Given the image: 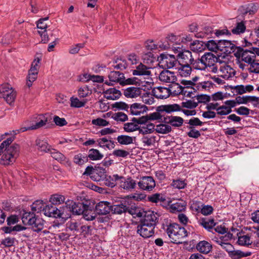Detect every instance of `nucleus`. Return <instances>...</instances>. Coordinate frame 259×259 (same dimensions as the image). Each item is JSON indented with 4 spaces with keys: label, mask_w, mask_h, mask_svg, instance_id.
I'll list each match as a JSON object with an SVG mask.
<instances>
[{
    "label": "nucleus",
    "mask_w": 259,
    "mask_h": 259,
    "mask_svg": "<svg viewBox=\"0 0 259 259\" xmlns=\"http://www.w3.org/2000/svg\"><path fill=\"white\" fill-rule=\"evenodd\" d=\"M44 208H45L44 204L43 203V201L42 200H36L31 205V210L34 213H38L41 210L43 211Z\"/></svg>",
    "instance_id": "obj_59"
},
{
    "label": "nucleus",
    "mask_w": 259,
    "mask_h": 259,
    "mask_svg": "<svg viewBox=\"0 0 259 259\" xmlns=\"http://www.w3.org/2000/svg\"><path fill=\"white\" fill-rule=\"evenodd\" d=\"M141 141L144 145L151 146L155 143L156 137L152 136H144L141 139Z\"/></svg>",
    "instance_id": "obj_64"
},
{
    "label": "nucleus",
    "mask_w": 259,
    "mask_h": 259,
    "mask_svg": "<svg viewBox=\"0 0 259 259\" xmlns=\"http://www.w3.org/2000/svg\"><path fill=\"white\" fill-rule=\"evenodd\" d=\"M172 243L179 244L182 243V240L188 236L186 229L177 223H170L163 227Z\"/></svg>",
    "instance_id": "obj_2"
},
{
    "label": "nucleus",
    "mask_w": 259,
    "mask_h": 259,
    "mask_svg": "<svg viewBox=\"0 0 259 259\" xmlns=\"http://www.w3.org/2000/svg\"><path fill=\"white\" fill-rule=\"evenodd\" d=\"M186 208V203L185 202H177L171 204L169 206V211L172 213H177L182 212Z\"/></svg>",
    "instance_id": "obj_39"
},
{
    "label": "nucleus",
    "mask_w": 259,
    "mask_h": 259,
    "mask_svg": "<svg viewBox=\"0 0 259 259\" xmlns=\"http://www.w3.org/2000/svg\"><path fill=\"white\" fill-rule=\"evenodd\" d=\"M148 200L151 202L159 203L162 205L165 204L166 203L165 196L161 193L153 194L148 197Z\"/></svg>",
    "instance_id": "obj_31"
},
{
    "label": "nucleus",
    "mask_w": 259,
    "mask_h": 259,
    "mask_svg": "<svg viewBox=\"0 0 259 259\" xmlns=\"http://www.w3.org/2000/svg\"><path fill=\"white\" fill-rule=\"evenodd\" d=\"M181 110V106L177 104L163 105L158 106L156 112L151 113L149 115L150 120H161L163 122V118L165 117L164 113H171Z\"/></svg>",
    "instance_id": "obj_4"
},
{
    "label": "nucleus",
    "mask_w": 259,
    "mask_h": 259,
    "mask_svg": "<svg viewBox=\"0 0 259 259\" xmlns=\"http://www.w3.org/2000/svg\"><path fill=\"white\" fill-rule=\"evenodd\" d=\"M92 90L88 85H83L78 90V95L79 98H85L91 95Z\"/></svg>",
    "instance_id": "obj_53"
},
{
    "label": "nucleus",
    "mask_w": 259,
    "mask_h": 259,
    "mask_svg": "<svg viewBox=\"0 0 259 259\" xmlns=\"http://www.w3.org/2000/svg\"><path fill=\"white\" fill-rule=\"evenodd\" d=\"M202 62L207 67L213 66L218 61V58L211 53H206L201 56Z\"/></svg>",
    "instance_id": "obj_28"
},
{
    "label": "nucleus",
    "mask_w": 259,
    "mask_h": 259,
    "mask_svg": "<svg viewBox=\"0 0 259 259\" xmlns=\"http://www.w3.org/2000/svg\"><path fill=\"white\" fill-rule=\"evenodd\" d=\"M166 40L167 44H160L159 48L163 50H166L171 47L176 49V47H174L175 45L179 44L180 41V36H176L173 34L168 35L166 37Z\"/></svg>",
    "instance_id": "obj_22"
},
{
    "label": "nucleus",
    "mask_w": 259,
    "mask_h": 259,
    "mask_svg": "<svg viewBox=\"0 0 259 259\" xmlns=\"http://www.w3.org/2000/svg\"><path fill=\"white\" fill-rule=\"evenodd\" d=\"M26 228L20 225H16L15 226H8L3 227L1 230L6 234H11L13 232H20L25 230Z\"/></svg>",
    "instance_id": "obj_44"
},
{
    "label": "nucleus",
    "mask_w": 259,
    "mask_h": 259,
    "mask_svg": "<svg viewBox=\"0 0 259 259\" xmlns=\"http://www.w3.org/2000/svg\"><path fill=\"white\" fill-rule=\"evenodd\" d=\"M16 93L9 84L0 85V97L4 98L9 104L15 101Z\"/></svg>",
    "instance_id": "obj_8"
},
{
    "label": "nucleus",
    "mask_w": 259,
    "mask_h": 259,
    "mask_svg": "<svg viewBox=\"0 0 259 259\" xmlns=\"http://www.w3.org/2000/svg\"><path fill=\"white\" fill-rule=\"evenodd\" d=\"M109 82H106L108 84H113V83H119L121 85L133 84L136 81V78H129L125 79L123 73L119 71H111L108 75Z\"/></svg>",
    "instance_id": "obj_5"
},
{
    "label": "nucleus",
    "mask_w": 259,
    "mask_h": 259,
    "mask_svg": "<svg viewBox=\"0 0 259 259\" xmlns=\"http://www.w3.org/2000/svg\"><path fill=\"white\" fill-rule=\"evenodd\" d=\"M163 122L175 127L181 126L184 122L183 118L177 116H165L163 118Z\"/></svg>",
    "instance_id": "obj_19"
},
{
    "label": "nucleus",
    "mask_w": 259,
    "mask_h": 259,
    "mask_svg": "<svg viewBox=\"0 0 259 259\" xmlns=\"http://www.w3.org/2000/svg\"><path fill=\"white\" fill-rule=\"evenodd\" d=\"M176 69L181 76L187 77L191 74L192 68L191 65L178 64Z\"/></svg>",
    "instance_id": "obj_35"
},
{
    "label": "nucleus",
    "mask_w": 259,
    "mask_h": 259,
    "mask_svg": "<svg viewBox=\"0 0 259 259\" xmlns=\"http://www.w3.org/2000/svg\"><path fill=\"white\" fill-rule=\"evenodd\" d=\"M87 156L88 157V159H90L93 161H96L102 159L104 155L98 150L91 149L89 150Z\"/></svg>",
    "instance_id": "obj_45"
},
{
    "label": "nucleus",
    "mask_w": 259,
    "mask_h": 259,
    "mask_svg": "<svg viewBox=\"0 0 259 259\" xmlns=\"http://www.w3.org/2000/svg\"><path fill=\"white\" fill-rule=\"evenodd\" d=\"M150 68V67L146 66L142 63H140L138 65L136 66L135 69L132 70V73L134 75L150 76L151 75V71L149 70Z\"/></svg>",
    "instance_id": "obj_25"
},
{
    "label": "nucleus",
    "mask_w": 259,
    "mask_h": 259,
    "mask_svg": "<svg viewBox=\"0 0 259 259\" xmlns=\"http://www.w3.org/2000/svg\"><path fill=\"white\" fill-rule=\"evenodd\" d=\"M123 95L128 98H135L142 94V89L135 87H130L123 89Z\"/></svg>",
    "instance_id": "obj_23"
},
{
    "label": "nucleus",
    "mask_w": 259,
    "mask_h": 259,
    "mask_svg": "<svg viewBox=\"0 0 259 259\" xmlns=\"http://www.w3.org/2000/svg\"><path fill=\"white\" fill-rule=\"evenodd\" d=\"M45 221L41 218L36 217L35 215L32 220L29 226H31L32 230L36 232L41 231L45 225Z\"/></svg>",
    "instance_id": "obj_30"
},
{
    "label": "nucleus",
    "mask_w": 259,
    "mask_h": 259,
    "mask_svg": "<svg viewBox=\"0 0 259 259\" xmlns=\"http://www.w3.org/2000/svg\"><path fill=\"white\" fill-rule=\"evenodd\" d=\"M191 66L192 68L194 69L204 70L206 69V65H204L203 62H202V57L196 59L193 58Z\"/></svg>",
    "instance_id": "obj_49"
},
{
    "label": "nucleus",
    "mask_w": 259,
    "mask_h": 259,
    "mask_svg": "<svg viewBox=\"0 0 259 259\" xmlns=\"http://www.w3.org/2000/svg\"><path fill=\"white\" fill-rule=\"evenodd\" d=\"M206 47L211 51L217 52L219 51V40H209L205 43Z\"/></svg>",
    "instance_id": "obj_62"
},
{
    "label": "nucleus",
    "mask_w": 259,
    "mask_h": 259,
    "mask_svg": "<svg viewBox=\"0 0 259 259\" xmlns=\"http://www.w3.org/2000/svg\"><path fill=\"white\" fill-rule=\"evenodd\" d=\"M234 55L239 60L248 64L254 61L256 58L255 55L251 49L250 50L244 49L241 47H238Z\"/></svg>",
    "instance_id": "obj_9"
},
{
    "label": "nucleus",
    "mask_w": 259,
    "mask_h": 259,
    "mask_svg": "<svg viewBox=\"0 0 259 259\" xmlns=\"http://www.w3.org/2000/svg\"><path fill=\"white\" fill-rule=\"evenodd\" d=\"M246 26L243 21L237 22L236 26L232 29L231 31L234 34H240L245 32Z\"/></svg>",
    "instance_id": "obj_52"
},
{
    "label": "nucleus",
    "mask_w": 259,
    "mask_h": 259,
    "mask_svg": "<svg viewBox=\"0 0 259 259\" xmlns=\"http://www.w3.org/2000/svg\"><path fill=\"white\" fill-rule=\"evenodd\" d=\"M111 203L106 201H102L96 205L95 211L99 215H106L111 211Z\"/></svg>",
    "instance_id": "obj_18"
},
{
    "label": "nucleus",
    "mask_w": 259,
    "mask_h": 259,
    "mask_svg": "<svg viewBox=\"0 0 259 259\" xmlns=\"http://www.w3.org/2000/svg\"><path fill=\"white\" fill-rule=\"evenodd\" d=\"M35 215L33 212H24L21 218L23 224L25 225H30Z\"/></svg>",
    "instance_id": "obj_55"
},
{
    "label": "nucleus",
    "mask_w": 259,
    "mask_h": 259,
    "mask_svg": "<svg viewBox=\"0 0 259 259\" xmlns=\"http://www.w3.org/2000/svg\"><path fill=\"white\" fill-rule=\"evenodd\" d=\"M158 222V218L157 213H154L153 211H146L143 219L141 220L140 223L150 225L155 228Z\"/></svg>",
    "instance_id": "obj_15"
},
{
    "label": "nucleus",
    "mask_w": 259,
    "mask_h": 259,
    "mask_svg": "<svg viewBox=\"0 0 259 259\" xmlns=\"http://www.w3.org/2000/svg\"><path fill=\"white\" fill-rule=\"evenodd\" d=\"M138 185L140 189L150 192L155 187L156 183L152 177L144 176L141 177Z\"/></svg>",
    "instance_id": "obj_10"
},
{
    "label": "nucleus",
    "mask_w": 259,
    "mask_h": 259,
    "mask_svg": "<svg viewBox=\"0 0 259 259\" xmlns=\"http://www.w3.org/2000/svg\"><path fill=\"white\" fill-rule=\"evenodd\" d=\"M237 243L241 246H248L253 243L251 236L248 234L238 236Z\"/></svg>",
    "instance_id": "obj_48"
},
{
    "label": "nucleus",
    "mask_w": 259,
    "mask_h": 259,
    "mask_svg": "<svg viewBox=\"0 0 259 259\" xmlns=\"http://www.w3.org/2000/svg\"><path fill=\"white\" fill-rule=\"evenodd\" d=\"M41 57H35L31 64V67L28 71L27 77V85L30 88L32 86V83L36 79L40 67Z\"/></svg>",
    "instance_id": "obj_7"
},
{
    "label": "nucleus",
    "mask_w": 259,
    "mask_h": 259,
    "mask_svg": "<svg viewBox=\"0 0 259 259\" xmlns=\"http://www.w3.org/2000/svg\"><path fill=\"white\" fill-rule=\"evenodd\" d=\"M98 146L104 149H113L115 147L114 143L112 140H109L106 138H100L97 141Z\"/></svg>",
    "instance_id": "obj_42"
},
{
    "label": "nucleus",
    "mask_w": 259,
    "mask_h": 259,
    "mask_svg": "<svg viewBox=\"0 0 259 259\" xmlns=\"http://www.w3.org/2000/svg\"><path fill=\"white\" fill-rule=\"evenodd\" d=\"M213 30L210 27H205L202 31L197 32L195 34V36L197 38H209L211 37Z\"/></svg>",
    "instance_id": "obj_46"
},
{
    "label": "nucleus",
    "mask_w": 259,
    "mask_h": 259,
    "mask_svg": "<svg viewBox=\"0 0 259 259\" xmlns=\"http://www.w3.org/2000/svg\"><path fill=\"white\" fill-rule=\"evenodd\" d=\"M119 176L117 174H114L112 176H106L104 180V184L106 186L113 188L116 185L118 184Z\"/></svg>",
    "instance_id": "obj_34"
},
{
    "label": "nucleus",
    "mask_w": 259,
    "mask_h": 259,
    "mask_svg": "<svg viewBox=\"0 0 259 259\" xmlns=\"http://www.w3.org/2000/svg\"><path fill=\"white\" fill-rule=\"evenodd\" d=\"M220 75L225 79H229L235 75L234 70L230 66L224 64L220 67Z\"/></svg>",
    "instance_id": "obj_27"
},
{
    "label": "nucleus",
    "mask_w": 259,
    "mask_h": 259,
    "mask_svg": "<svg viewBox=\"0 0 259 259\" xmlns=\"http://www.w3.org/2000/svg\"><path fill=\"white\" fill-rule=\"evenodd\" d=\"M155 228L150 225L140 223L137 227V233L144 238H148L154 234Z\"/></svg>",
    "instance_id": "obj_12"
},
{
    "label": "nucleus",
    "mask_w": 259,
    "mask_h": 259,
    "mask_svg": "<svg viewBox=\"0 0 259 259\" xmlns=\"http://www.w3.org/2000/svg\"><path fill=\"white\" fill-rule=\"evenodd\" d=\"M170 95L174 96L182 95L183 92V85L176 83V82H171V84L168 87Z\"/></svg>",
    "instance_id": "obj_41"
},
{
    "label": "nucleus",
    "mask_w": 259,
    "mask_h": 259,
    "mask_svg": "<svg viewBox=\"0 0 259 259\" xmlns=\"http://www.w3.org/2000/svg\"><path fill=\"white\" fill-rule=\"evenodd\" d=\"M190 47L193 52H200L205 49V42L203 41L196 40L190 44Z\"/></svg>",
    "instance_id": "obj_40"
},
{
    "label": "nucleus",
    "mask_w": 259,
    "mask_h": 259,
    "mask_svg": "<svg viewBox=\"0 0 259 259\" xmlns=\"http://www.w3.org/2000/svg\"><path fill=\"white\" fill-rule=\"evenodd\" d=\"M198 224L208 232H212L213 228L217 223L215 222L213 218H202L199 220Z\"/></svg>",
    "instance_id": "obj_21"
},
{
    "label": "nucleus",
    "mask_w": 259,
    "mask_h": 259,
    "mask_svg": "<svg viewBox=\"0 0 259 259\" xmlns=\"http://www.w3.org/2000/svg\"><path fill=\"white\" fill-rule=\"evenodd\" d=\"M44 213L46 216L53 217L55 218H64L66 216L64 214V212L58 209L56 206L52 204H49L45 206L43 209Z\"/></svg>",
    "instance_id": "obj_14"
},
{
    "label": "nucleus",
    "mask_w": 259,
    "mask_h": 259,
    "mask_svg": "<svg viewBox=\"0 0 259 259\" xmlns=\"http://www.w3.org/2000/svg\"><path fill=\"white\" fill-rule=\"evenodd\" d=\"M168 88L158 87L154 91V94L156 98L158 99H166L169 97L170 94Z\"/></svg>",
    "instance_id": "obj_36"
},
{
    "label": "nucleus",
    "mask_w": 259,
    "mask_h": 259,
    "mask_svg": "<svg viewBox=\"0 0 259 259\" xmlns=\"http://www.w3.org/2000/svg\"><path fill=\"white\" fill-rule=\"evenodd\" d=\"M88 157L85 154L79 153L75 155L73 158V161L75 163L82 165L88 161Z\"/></svg>",
    "instance_id": "obj_54"
},
{
    "label": "nucleus",
    "mask_w": 259,
    "mask_h": 259,
    "mask_svg": "<svg viewBox=\"0 0 259 259\" xmlns=\"http://www.w3.org/2000/svg\"><path fill=\"white\" fill-rule=\"evenodd\" d=\"M118 185L119 187L126 190H131L135 188L136 186V181L131 177H128L126 179L119 176Z\"/></svg>",
    "instance_id": "obj_17"
},
{
    "label": "nucleus",
    "mask_w": 259,
    "mask_h": 259,
    "mask_svg": "<svg viewBox=\"0 0 259 259\" xmlns=\"http://www.w3.org/2000/svg\"><path fill=\"white\" fill-rule=\"evenodd\" d=\"M155 130V125L153 123L148 122L144 126L140 127L139 133L143 135L151 134Z\"/></svg>",
    "instance_id": "obj_50"
},
{
    "label": "nucleus",
    "mask_w": 259,
    "mask_h": 259,
    "mask_svg": "<svg viewBox=\"0 0 259 259\" xmlns=\"http://www.w3.org/2000/svg\"><path fill=\"white\" fill-rule=\"evenodd\" d=\"M251 254V252L250 251L244 252L240 250H235L234 248L231 251L228 255L232 259H240L242 257L250 256Z\"/></svg>",
    "instance_id": "obj_38"
},
{
    "label": "nucleus",
    "mask_w": 259,
    "mask_h": 259,
    "mask_svg": "<svg viewBox=\"0 0 259 259\" xmlns=\"http://www.w3.org/2000/svg\"><path fill=\"white\" fill-rule=\"evenodd\" d=\"M94 176H92V180L96 182L103 181L106 178V170L105 168L98 166L95 168Z\"/></svg>",
    "instance_id": "obj_32"
},
{
    "label": "nucleus",
    "mask_w": 259,
    "mask_h": 259,
    "mask_svg": "<svg viewBox=\"0 0 259 259\" xmlns=\"http://www.w3.org/2000/svg\"><path fill=\"white\" fill-rule=\"evenodd\" d=\"M116 140L120 145H128L134 143V141L136 140V137L121 135L118 136Z\"/></svg>",
    "instance_id": "obj_43"
},
{
    "label": "nucleus",
    "mask_w": 259,
    "mask_h": 259,
    "mask_svg": "<svg viewBox=\"0 0 259 259\" xmlns=\"http://www.w3.org/2000/svg\"><path fill=\"white\" fill-rule=\"evenodd\" d=\"M111 211H112L113 213L117 214H121L122 213L126 212H128L130 214H133L132 210L129 206L126 205V202L112 206Z\"/></svg>",
    "instance_id": "obj_26"
},
{
    "label": "nucleus",
    "mask_w": 259,
    "mask_h": 259,
    "mask_svg": "<svg viewBox=\"0 0 259 259\" xmlns=\"http://www.w3.org/2000/svg\"><path fill=\"white\" fill-rule=\"evenodd\" d=\"M129 108L131 114L134 115H140L148 110L146 105L138 103L132 104Z\"/></svg>",
    "instance_id": "obj_24"
},
{
    "label": "nucleus",
    "mask_w": 259,
    "mask_h": 259,
    "mask_svg": "<svg viewBox=\"0 0 259 259\" xmlns=\"http://www.w3.org/2000/svg\"><path fill=\"white\" fill-rule=\"evenodd\" d=\"M121 95L120 91L114 88H109L103 92L104 97L108 100H117L120 98Z\"/></svg>",
    "instance_id": "obj_29"
},
{
    "label": "nucleus",
    "mask_w": 259,
    "mask_h": 259,
    "mask_svg": "<svg viewBox=\"0 0 259 259\" xmlns=\"http://www.w3.org/2000/svg\"><path fill=\"white\" fill-rule=\"evenodd\" d=\"M123 129L126 132H133L140 129V127L138 124L131 122H127L124 124Z\"/></svg>",
    "instance_id": "obj_60"
},
{
    "label": "nucleus",
    "mask_w": 259,
    "mask_h": 259,
    "mask_svg": "<svg viewBox=\"0 0 259 259\" xmlns=\"http://www.w3.org/2000/svg\"><path fill=\"white\" fill-rule=\"evenodd\" d=\"M64 196L58 194L52 195L50 198V202L53 205H59L65 201Z\"/></svg>",
    "instance_id": "obj_51"
},
{
    "label": "nucleus",
    "mask_w": 259,
    "mask_h": 259,
    "mask_svg": "<svg viewBox=\"0 0 259 259\" xmlns=\"http://www.w3.org/2000/svg\"><path fill=\"white\" fill-rule=\"evenodd\" d=\"M49 152L51 153V156L58 161L62 162L65 160V156L58 151L51 148Z\"/></svg>",
    "instance_id": "obj_61"
},
{
    "label": "nucleus",
    "mask_w": 259,
    "mask_h": 259,
    "mask_svg": "<svg viewBox=\"0 0 259 259\" xmlns=\"http://www.w3.org/2000/svg\"><path fill=\"white\" fill-rule=\"evenodd\" d=\"M20 146L18 144L14 143L9 145L4 149L2 154L0 163L2 165L8 166L13 164L19 156Z\"/></svg>",
    "instance_id": "obj_3"
},
{
    "label": "nucleus",
    "mask_w": 259,
    "mask_h": 259,
    "mask_svg": "<svg viewBox=\"0 0 259 259\" xmlns=\"http://www.w3.org/2000/svg\"><path fill=\"white\" fill-rule=\"evenodd\" d=\"M155 131L160 134H167L171 132V127L168 124H159L156 126Z\"/></svg>",
    "instance_id": "obj_57"
},
{
    "label": "nucleus",
    "mask_w": 259,
    "mask_h": 259,
    "mask_svg": "<svg viewBox=\"0 0 259 259\" xmlns=\"http://www.w3.org/2000/svg\"><path fill=\"white\" fill-rule=\"evenodd\" d=\"M112 66L114 69L120 70H123L132 68L129 65V63H128L125 60L119 59L114 61Z\"/></svg>",
    "instance_id": "obj_37"
},
{
    "label": "nucleus",
    "mask_w": 259,
    "mask_h": 259,
    "mask_svg": "<svg viewBox=\"0 0 259 259\" xmlns=\"http://www.w3.org/2000/svg\"><path fill=\"white\" fill-rule=\"evenodd\" d=\"M65 204L66 207L73 214H82L83 218L87 221H93L96 218L94 205H91L90 201L75 202L68 200L65 202Z\"/></svg>",
    "instance_id": "obj_1"
},
{
    "label": "nucleus",
    "mask_w": 259,
    "mask_h": 259,
    "mask_svg": "<svg viewBox=\"0 0 259 259\" xmlns=\"http://www.w3.org/2000/svg\"><path fill=\"white\" fill-rule=\"evenodd\" d=\"M16 241V240L14 237H7L2 239L1 242V245L3 248L11 247L14 246Z\"/></svg>",
    "instance_id": "obj_56"
},
{
    "label": "nucleus",
    "mask_w": 259,
    "mask_h": 259,
    "mask_svg": "<svg viewBox=\"0 0 259 259\" xmlns=\"http://www.w3.org/2000/svg\"><path fill=\"white\" fill-rule=\"evenodd\" d=\"M196 249L201 253L207 254L211 251L212 245L208 242L203 240L200 241L197 244Z\"/></svg>",
    "instance_id": "obj_33"
},
{
    "label": "nucleus",
    "mask_w": 259,
    "mask_h": 259,
    "mask_svg": "<svg viewBox=\"0 0 259 259\" xmlns=\"http://www.w3.org/2000/svg\"><path fill=\"white\" fill-rule=\"evenodd\" d=\"M154 96L155 95L146 92L142 95V100L145 104L151 105L154 102Z\"/></svg>",
    "instance_id": "obj_58"
},
{
    "label": "nucleus",
    "mask_w": 259,
    "mask_h": 259,
    "mask_svg": "<svg viewBox=\"0 0 259 259\" xmlns=\"http://www.w3.org/2000/svg\"><path fill=\"white\" fill-rule=\"evenodd\" d=\"M223 238H224V237H222V238H220V239H217V240H216V242L220 245L221 246V247L224 249L228 253V254L230 253V252H231V251L234 249V246L230 243H226V242H224L223 241Z\"/></svg>",
    "instance_id": "obj_63"
},
{
    "label": "nucleus",
    "mask_w": 259,
    "mask_h": 259,
    "mask_svg": "<svg viewBox=\"0 0 259 259\" xmlns=\"http://www.w3.org/2000/svg\"><path fill=\"white\" fill-rule=\"evenodd\" d=\"M219 51L226 55L234 52L236 50H237L238 48L231 41L223 39L219 40Z\"/></svg>",
    "instance_id": "obj_11"
},
{
    "label": "nucleus",
    "mask_w": 259,
    "mask_h": 259,
    "mask_svg": "<svg viewBox=\"0 0 259 259\" xmlns=\"http://www.w3.org/2000/svg\"><path fill=\"white\" fill-rule=\"evenodd\" d=\"M183 86L182 95L185 97L194 98V93L196 92V84L191 81L183 80L181 81Z\"/></svg>",
    "instance_id": "obj_13"
},
{
    "label": "nucleus",
    "mask_w": 259,
    "mask_h": 259,
    "mask_svg": "<svg viewBox=\"0 0 259 259\" xmlns=\"http://www.w3.org/2000/svg\"><path fill=\"white\" fill-rule=\"evenodd\" d=\"M177 58L179 64L191 65L193 57L191 51L184 50L179 52Z\"/></svg>",
    "instance_id": "obj_16"
},
{
    "label": "nucleus",
    "mask_w": 259,
    "mask_h": 259,
    "mask_svg": "<svg viewBox=\"0 0 259 259\" xmlns=\"http://www.w3.org/2000/svg\"><path fill=\"white\" fill-rule=\"evenodd\" d=\"M157 60L159 61V64L162 68L167 69H176L179 64L178 58L173 55L162 53L158 57Z\"/></svg>",
    "instance_id": "obj_6"
},
{
    "label": "nucleus",
    "mask_w": 259,
    "mask_h": 259,
    "mask_svg": "<svg viewBox=\"0 0 259 259\" xmlns=\"http://www.w3.org/2000/svg\"><path fill=\"white\" fill-rule=\"evenodd\" d=\"M159 79L163 82L171 83L177 81L175 73L167 70L162 71L159 74Z\"/></svg>",
    "instance_id": "obj_20"
},
{
    "label": "nucleus",
    "mask_w": 259,
    "mask_h": 259,
    "mask_svg": "<svg viewBox=\"0 0 259 259\" xmlns=\"http://www.w3.org/2000/svg\"><path fill=\"white\" fill-rule=\"evenodd\" d=\"M36 145L38 147V149L41 151L45 152H49L51 149L47 141L44 140L37 139L36 140Z\"/></svg>",
    "instance_id": "obj_47"
}]
</instances>
